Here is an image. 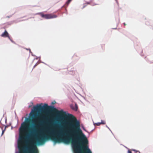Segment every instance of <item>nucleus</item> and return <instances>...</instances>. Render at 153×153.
<instances>
[{
    "label": "nucleus",
    "mask_w": 153,
    "mask_h": 153,
    "mask_svg": "<svg viewBox=\"0 0 153 153\" xmlns=\"http://www.w3.org/2000/svg\"><path fill=\"white\" fill-rule=\"evenodd\" d=\"M36 66V65H35L34 66V68H35Z\"/></svg>",
    "instance_id": "9d476101"
},
{
    "label": "nucleus",
    "mask_w": 153,
    "mask_h": 153,
    "mask_svg": "<svg viewBox=\"0 0 153 153\" xmlns=\"http://www.w3.org/2000/svg\"><path fill=\"white\" fill-rule=\"evenodd\" d=\"M105 124V122H103L102 121L101 123H95V125H96L97 126H99L101 124Z\"/></svg>",
    "instance_id": "39448f33"
},
{
    "label": "nucleus",
    "mask_w": 153,
    "mask_h": 153,
    "mask_svg": "<svg viewBox=\"0 0 153 153\" xmlns=\"http://www.w3.org/2000/svg\"><path fill=\"white\" fill-rule=\"evenodd\" d=\"M1 36L4 37H8L9 38L10 37L9 36V34L7 31L5 30L4 33H3L1 35Z\"/></svg>",
    "instance_id": "7ed1b4c3"
},
{
    "label": "nucleus",
    "mask_w": 153,
    "mask_h": 153,
    "mask_svg": "<svg viewBox=\"0 0 153 153\" xmlns=\"http://www.w3.org/2000/svg\"><path fill=\"white\" fill-rule=\"evenodd\" d=\"M39 123H42V121H39Z\"/></svg>",
    "instance_id": "1a4fd4ad"
},
{
    "label": "nucleus",
    "mask_w": 153,
    "mask_h": 153,
    "mask_svg": "<svg viewBox=\"0 0 153 153\" xmlns=\"http://www.w3.org/2000/svg\"><path fill=\"white\" fill-rule=\"evenodd\" d=\"M71 108L75 111H77L78 109V106L76 104H75L74 106H71Z\"/></svg>",
    "instance_id": "20e7f679"
},
{
    "label": "nucleus",
    "mask_w": 153,
    "mask_h": 153,
    "mask_svg": "<svg viewBox=\"0 0 153 153\" xmlns=\"http://www.w3.org/2000/svg\"><path fill=\"white\" fill-rule=\"evenodd\" d=\"M42 17L46 19H51L55 18L57 17V16L53 14H44L43 13H38Z\"/></svg>",
    "instance_id": "f03ea898"
},
{
    "label": "nucleus",
    "mask_w": 153,
    "mask_h": 153,
    "mask_svg": "<svg viewBox=\"0 0 153 153\" xmlns=\"http://www.w3.org/2000/svg\"><path fill=\"white\" fill-rule=\"evenodd\" d=\"M72 0H68V1H66L65 4L67 5L68 6V4L70 3L71 2V1H72Z\"/></svg>",
    "instance_id": "423d86ee"
},
{
    "label": "nucleus",
    "mask_w": 153,
    "mask_h": 153,
    "mask_svg": "<svg viewBox=\"0 0 153 153\" xmlns=\"http://www.w3.org/2000/svg\"><path fill=\"white\" fill-rule=\"evenodd\" d=\"M56 103V102L55 101H53L52 102V104H54Z\"/></svg>",
    "instance_id": "6e6552de"
},
{
    "label": "nucleus",
    "mask_w": 153,
    "mask_h": 153,
    "mask_svg": "<svg viewBox=\"0 0 153 153\" xmlns=\"http://www.w3.org/2000/svg\"><path fill=\"white\" fill-rule=\"evenodd\" d=\"M74 153H92L89 148H73Z\"/></svg>",
    "instance_id": "f257e3e1"
},
{
    "label": "nucleus",
    "mask_w": 153,
    "mask_h": 153,
    "mask_svg": "<svg viewBox=\"0 0 153 153\" xmlns=\"http://www.w3.org/2000/svg\"><path fill=\"white\" fill-rule=\"evenodd\" d=\"M124 25H126V24L125 23H124Z\"/></svg>",
    "instance_id": "9b49d317"
},
{
    "label": "nucleus",
    "mask_w": 153,
    "mask_h": 153,
    "mask_svg": "<svg viewBox=\"0 0 153 153\" xmlns=\"http://www.w3.org/2000/svg\"><path fill=\"white\" fill-rule=\"evenodd\" d=\"M127 153H132L130 149H128V150Z\"/></svg>",
    "instance_id": "0eeeda50"
}]
</instances>
